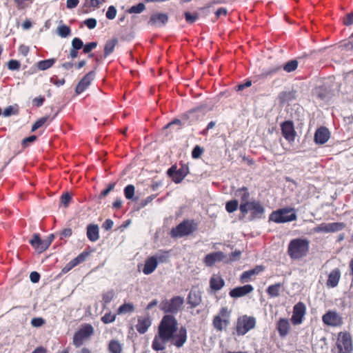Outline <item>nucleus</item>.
Instances as JSON below:
<instances>
[{
  "label": "nucleus",
  "instance_id": "nucleus-1",
  "mask_svg": "<svg viewBox=\"0 0 353 353\" xmlns=\"http://www.w3.org/2000/svg\"><path fill=\"white\" fill-rule=\"evenodd\" d=\"M177 321L172 315H165L161 319L158 327L157 334L152 341V347L155 351H162L166 347V343L172 338V334L177 330Z\"/></svg>",
  "mask_w": 353,
  "mask_h": 353
},
{
  "label": "nucleus",
  "instance_id": "nucleus-2",
  "mask_svg": "<svg viewBox=\"0 0 353 353\" xmlns=\"http://www.w3.org/2000/svg\"><path fill=\"white\" fill-rule=\"evenodd\" d=\"M310 248V241L306 239H294L290 241L288 254L292 259H300L307 254Z\"/></svg>",
  "mask_w": 353,
  "mask_h": 353
},
{
  "label": "nucleus",
  "instance_id": "nucleus-3",
  "mask_svg": "<svg viewBox=\"0 0 353 353\" xmlns=\"http://www.w3.org/2000/svg\"><path fill=\"white\" fill-rule=\"evenodd\" d=\"M198 228V224L193 219H185L173 228L170 235L173 238H182L194 232Z\"/></svg>",
  "mask_w": 353,
  "mask_h": 353
},
{
  "label": "nucleus",
  "instance_id": "nucleus-4",
  "mask_svg": "<svg viewBox=\"0 0 353 353\" xmlns=\"http://www.w3.org/2000/svg\"><path fill=\"white\" fill-rule=\"evenodd\" d=\"M353 344L352 336L347 332H340L337 335L336 346L332 353H352Z\"/></svg>",
  "mask_w": 353,
  "mask_h": 353
},
{
  "label": "nucleus",
  "instance_id": "nucleus-5",
  "mask_svg": "<svg viewBox=\"0 0 353 353\" xmlns=\"http://www.w3.org/2000/svg\"><path fill=\"white\" fill-rule=\"evenodd\" d=\"M183 303L184 298L180 296H176L169 300H163L159 307L164 313L175 314L182 309Z\"/></svg>",
  "mask_w": 353,
  "mask_h": 353
},
{
  "label": "nucleus",
  "instance_id": "nucleus-6",
  "mask_svg": "<svg viewBox=\"0 0 353 353\" xmlns=\"http://www.w3.org/2000/svg\"><path fill=\"white\" fill-rule=\"evenodd\" d=\"M239 210L244 215L249 212H251V219H261L265 212V208L260 201L256 200L250 201L248 203L240 204Z\"/></svg>",
  "mask_w": 353,
  "mask_h": 353
},
{
  "label": "nucleus",
  "instance_id": "nucleus-7",
  "mask_svg": "<svg viewBox=\"0 0 353 353\" xmlns=\"http://www.w3.org/2000/svg\"><path fill=\"white\" fill-rule=\"evenodd\" d=\"M297 216L294 208H282L272 212L269 217V220L277 223H287L295 221Z\"/></svg>",
  "mask_w": 353,
  "mask_h": 353
},
{
  "label": "nucleus",
  "instance_id": "nucleus-8",
  "mask_svg": "<svg viewBox=\"0 0 353 353\" xmlns=\"http://www.w3.org/2000/svg\"><path fill=\"white\" fill-rule=\"evenodd\" d=\"M256 325V319L253 316L246 315L238 319L236 324V334L239 336L245 334L248 331L253 329Z\"/></svg>",
  "mask_w": 353,
  "mask_h": 353
},
{
  "label": "nucleus",
  "instance_id": "nucleus-9",
  "mask_svg": "<svg viewBox=\"0 0 353 353\" xmlns=\"http://www.w3.org/2000/svg\"><path fill=\"white\" fill-rule=\"evenodd\" d=\"M54 239V234H50L47 239L42 240L39 234H34L32 238L29 241L31 245L39 252L46 250Z\"/></svg>",
  "mask_w": 353,
  "mask_h": 353
},
{
  "label": "nucleus",
  "instance_id": "nucleus-10",
  "mask_svg": "<svg viewBox=\"0 0 353 353\" xmlns=\"http://www.w3.org/2000/svg\"><path fill=\"white\" fill-rule=\"evenodd\" d=\"M94 333V328L90 324H85L74 333L73 336V344L77 347H80L83 341L89 338Z\"/></svg>",
  "mask_w": 353,
  "mask_h": 353
},
{
  "label": "nucleus",
  "instance_id": "nucleus-11",
  "mask_svg": "<svg viewBox=\"0 0 353 353\" xmlns=\"http://www.w3.org/2000/svg\"><path fill=\"white\" fill-rule=\"evenodd\" d=\"M189 173V168L187 165L183 164L180 168L176 169V165L171 166L167 171L168 175L176 183H181Z\"/></svg>",
  "mask_w": 353,
  "mask_h": 353
},
{
  "label": "nucleus",
  "instance_id": "nucleus-12",
  "mask_svg": "<svg viewBox=\"0 0 353 353\" xmlns=\"http://www.w3.org/2000/svg\"><path fill=\"white\" fill-rule=\"evenodd\" d=\"M323 323L330 327H340L343 325V318L336 310H328L322 316Z\"/></svg>",
  "mask_w": 353,
  "mask_h": 353
},
{
  "label": "nucleus",
  "instance_id": "nucleus-13",
  "mask_svg": "<svg viewBox=\"0 0 353 353\" xmlns=\"http://www.w3.org/2000/svg\"><path fill=\"white\" fill-rule=\"evenodd\" d=\"M344 228L345 224L343 223H323L314 228L313 231L316 233H329L342 230Z\"/></svg>",
  "mask_w": 353,
  "mask_h": 353
},
{
  "label": "nucleus",
  "instance_id": "nucleus-14",
  "mask_svg": "<svg viewBox=\"0 0 353 353\" xmlns=\"http://www.w3.org/2000/svg\"><path fill=\"white\" fill-rule=\"evenodd\" d=\"M306 313V306L302 302L297 303L293 307L291 321L294 325H299L303 322Z\"/></svg>",
  "mask_w": 353,
  "mask_h": 353
},
{
  "label": "nucleus",
  "instance_id": "nucleus-15",
  "mask_svg": "<svg viewBox=\"0 0 353 353\" xmlns=\"http://www.w3.org/2000/svg\"><path fill=\"white\" fill-rule=\"evenodd\" d=\"M187 330L185 327L181 326L177 329L175 333L172 334V338L170 342L178 348L181 347L187 341Z\"/></svg>",
  "mask_w": 353,
  "mask_h": 353
},
{
  "label": "nucleus",
  "instance_id": "nucleus-16",
  "mask_svg": "<svg viewBox=\"0 0 353 353\" xmlns=\"http://www.w3.org/2000/svg\"><path fill=\"white\" fill-rule=\"evenodd\" d=\"M281 128L284 138L289 142H293L296 136L293 122L291 121H285L281 123Z\"/></svg>",
  "mask_w": 353,
  "mask_h": 353
},
{
  "label": "nucleus",
  "instance_id": "nucleus-17",
  "mask_svg": "<svg viewBox=\"0 0 353 353\" xmlns=\"http://www.w3.org/2000/svg\"><path fill=\"white\" fill-rule=\"evenodd\" d=\"M94 76L95 72L94 70L90 71L88 74H86L77 84L75 88V92L77 94H79L84 90H85L89 87L91 82L94 80Z\"/></svg>",
  "mask_w": 353,
  "mask_h": 353
},
{
  "label": "nucleus",
  "instance_id": "nucleus-18",
  "mask_svg": "<svg viewBox=\"0 0 353 353\" xmlns=\"http://www.w3.org/2000/svg\"><path fill=\"white\" fill-rule=\"evenodd\" d=\"M254 290L253 287L250 285H245L243 286L236 287L230 292V296L232 298H239L243 296Z\"/></svg>",
  "mask_w": 353,
  "mask_h": 353
},
{
  "label": "nucleus",
  "instance_id": "nucleus-19",
  "mask_svg": "<svg viewBox=\"0 0 353 353\" xmlns=\"http://www.w3.org/2000/svg\"><path fill=\"white\" fill-rule=\"evenodd\" d=\"M152 321L149 316L138 317L136 329L139 334L145 333L151 326Z\"/></svg>",
  "mask_w": 353,
  "mask_h": 353
},
{
  "label": "nucleus",
  "instance_id": "nucleus-20",
  "mask_svg": "<svg viewBox=\"0 0 353 353\" xmlns=\"http://www.w3.org/2000/svg\"><path fill=\"white\" fill-rule=\"evenodd\" d=\"M330 136V131L325 127L319 128L314 134V141L318 144H324L326 143Z\"/></svg>",
  "mask_w": 353,
  "mask_h": 353
},
{
  "label": "nucleus",
  "instance_id": "nucleus-21",
  "mask_svg": "<svg viewBox=\"0 0 353 353\" xmlns=\"http://www.w3.org/2000/svg\"><path fill=\"white\" fill-rule=\"evenodd\" d=\"M168 21V17L164 13H157L152 14L148 21V23L152 26H163Z\"/></svg>",
  "mask_w": 353,
  "mask_h": 353
},
{
  "label": "nucleus",
  "instance_id": "nucleus-22",
  "mask_svg": "<svg viewBox=\"0 0 353 353\" xmlns=\"http://www.w3.org/2000/svg\"><path fill=\"white\" fill-rule=\"evenodd\" d=\"M201 302V292L196 289H192L188 296V303L192 308L196 307Z\"/></svg>",
  "mask_w": 353,
  "mask_h": 353
},
{
  "label": "nucleus",
  "instance_id": "nucleus-23",
  "mask_svg": "<svg viewBox=\"0 0 353 353\" xmlns=\"http://www.w3.org/2000/svg\"><path fill=\"white\" fill-rule=\"evenodd\" d=\"M225 258L222 252H216L208 254L205 256L204 262L207 266L213 265L216 261H221Z\"/></svg>",
  "mask_w": 353,
  "mask_h": 353
},
{
  "label": "nucleus",
  "instance_id": "nucleus-24",
  "mask_svg": "<svg viewBox=\"0 0 353 353\" xmlns=\"http://www.w3.org/2000/svg\"><path fill=\"white\" fill-rule=\"evenodd\" d=\"M276 329L279 336L282 338L285 337L290 330V324L287 319H280L276 323Z\"/></svg>",
  "mask_w": 353,
  "mask_h": 353
},
{
  "label": "nucleus",
  "instance_id": "nucleus-25",
  "mask_svg": "<svg viewBox=\"0 0 353 353\" xmlns=\"http://www.w3.org/2000/svg\"><path fill=\"white\" fill-rule=\"evenodd\" d=\"M86 235L88 239L95 242L99 239V228L97 224H89L87 226Z\"/></svg>",
  "mask_w": 353,
  "mask_h": 353
},
{
  "label": "nucleus",
  "instance_id": "nucleus-26",
  "mask_svg": "<svg viewBox=\"0 0 353 353\" xmlns=\"http://www.w3.org/2000/svg\"><path fill=\"white\" fill-rule=\"evenodd\" d=\"M341 277V272L339 269L336 268L333 270L329 274L328 279L327 280L326 285L327 287L330 288H334L336 287L339 281L340 280Z\"/></svg>",
  "mask_w": 353,
  "mask_h": 353
},
{
  "label": "nucleus",
  "instance_id": "nucleus-27",
  "mask_svg": "<svg viewBox=\"0 0 353 353\" xmlns=\"http://www.w3.org/2000/svg\"><path fill=\"white\" fill-rule=\"evenodd\" d=\"M157 258L154 256L149 257L145 262L144 267L143 269V272L148 275L152 273L157 267Z\"/></svg>",
  "mask_w": 353,
  "mask_h": 353
},
{
  "label": "nucleus",
  "instance_id": "nucleus-28",
  "mask_svg": "<svg viewBox=\"0 0 353 353\" xmlns=\"http://www.w3.org/2000/svg\"><path fill=\"white\" fill-rule=\"evenodd\" d=\"M234 196L241 200V204L250 202V194L247 188L243 187L237 189L234 192Z\"/></svg>",
  "mask_w": 353,
  "mask_h": 353
},
{
  "label": "nucleus",
  "instance_id": "nucleus-29",
  "mask_svg": "<svg viewBox=\"0 0 353 353\" xmlns=\"http://www.w3.org/2000/svg\"><path fill=\"white\" fill-rule=\"evenodd\" d=\"M224 284V280L220 276L216 274H214L210 280V288L215 291L221 290Z\"/></svg>",
  "mask_w": 353,
  "mask_h": 353
},
{
  "label": "nucleus",
  "instance_id": "nucleus-30",
  "mask_svg": "<svg viewBox=\"0 0 353 353\" xmlns=\"http://www.w3.org/2000/svg\"><path fill=\"white\" fill-rule=\"evenodd\" d=\"M108 350L109 353H121L123 346L118 340L112 339L108 343Z\"/></svg>",
  "mask_w": 353,
  "mask_h": 353
},
{
  "label": "nucleus",
  "instance_id": "nucleus-31",
  "mask_svg": "<svg viewBox=\"0 0 353 353\" xmlns=\"http://www.w3.org/2000/svg\"><path fill=\"white\" fill-rule=\"evenodd\" d=\"M229 320L227 319H222L220 316H215L213 319V325L219 331L223 330V329L228 326Z\"/></svg>",
  "mask_w": 353,
  "mask_h": 353
},
{
  "label": "nucleus",
  "instance_id": "nucleus-32",
  "mask_svg": "<svg viewBox=\"0 0 353 353\" xmlns=\"http://www.w3.org/2000/svg\"><path fill=\"white\" fill-rule=\"evenodd\" d=\"M282 284L280 283L270 285L267 289V293L271 297H277L280 295Z\"/></svg>",
  "mask_w": 353,
  "mask_h": 353
},
{
  "label": "nucleus",
  "instance_id": "nucleus-33",
  "mask_svg": "<svg viewBox=\"0 0 353 353\" xmlns=\"http://www.w3.org/2000/svg\"><path fill=\"white\" fill-rule=\"evenodd\" d=\"M118 43V39L117 38H114L112 39L108 40L105 46H104V57H106L113 52L115 46Z\"/></svg>",
  "mask_w": 353,
  "mask_h": 353
},
{
  "label": "nucleus",
  "instance_id": "nucleus-34",
  "mask_svg": "<svg viewBox=\"0 0 353 353\" xmlns=\"http://www.w3.org/2000/svg\"><path fill=\"white\" fill-rule=\"evenodd\" d=\"M55 62L56 59L54 58L40 61L37 63V68L40 70H46L51 68Z\"/></svg>",
  "mask_w": 353,
  "mask_h": 353
},
{
  "label": "nucleus",
  "instance_id": "nucleus-35",
  "mask_svg": "<svg viewBox=\"0 0 353 353\" xmlns=\"http://www.w3.org/2000/svg\"><path fill=\"white\" fill-rule=\"evenodd\" d=\"M281 103H285L293 100L295 98V93L293 91L282 92L279 95Z\"/></svg>",
  "mask_w": 353,
  "mask_h": 353
},
{
  "label": "nucleus",
  "instance_id": "nucleus-36",
  "mask_svg": "<svg viewBox=\"0 0 353 353\" xmlns=\"http://www.w3.org/2000/svg\"><path fill=\"white\" fill-rule=\"evenodd\" d=\"M57 33L62 38H65L71 33V30L66 25H59L57 28Z\"/></svg>",
  "mask_w": 353,
  "mask_h": 353
},
{
  "label": "nucleus",
  "instance_id": "nucleus-37",
  "mask_svg": "<svg viewBox=\"0 0 353 353\" xmlns=\"http://www.w3.org/2000/svg\"><path fill=\"white\" fill-rule=\"evenodd\" d=\"M134 192L135 188L132 184L128 185L123 190L125 197L128 200H137V198H134Z\"/></svg>",
  "mask_w": 353,
  "mask_h": 353
},
{
  "label": "nucleus",
  "instance_id": "nucleus-38",
  "mask_svg": "<svg viewBox=\"0 0 353 353\" xmlns=\"http://www.w3.org/2000/svg\"><path fill=\"white\" fill-rule=\"evenodd\" d=\"M134 306L131 303H124L121 305L118 309V314H127L134 312Z\"/></svg>",
  "mask_w": 353,
  "mask_h": 353
},
{
  "label": "nucleus",
  "instance_id": "nucleus-39",
  "mask_svg": "<svg viewBox=\"0 0 353 353\" xmlns=\"http://www.w3.org/2000/svg\"><path fill=\"white\" fill-rule=\"evenodd\" d=\"M298 64V61L296 59H293L285 63L283 68L286 72H292L297 68Z\"/></svg>",
  "mask_w": 353,
  "mask_h": 353
},
{
  "label": "nucleus",
  "instance_id": "nucleus-40",
  "mask_svg": "<svg viewBox=\"0 0 353 353\" xmlns=\"http://www.w3.org/2000/svg\"><path fill=\"white\" fill-rule=\"evenodd\" d=\"M115 296L114 291L110 290L103 294L102 301L104 306L108 305L114 299Z\"/></svg>",
  "mask_w": 353,
  "mask_h": 353
},
{
  "label": "nucleus",
  "instance_id": "nucleus-41",
  "mask_svg": "<svg viewBox=\"0 0 353 353\" xmlns=\"http://www.w3.org/2000/svg\"><path fill=\"white\" fill-rule=\"evenodd\" d=\"M239 206V202L237 200L234 199L229 201L225 204V209L228 212L232 213L237 210Z\"/></svg>",
  "mask_w": 353,
  "mask_h": 353
},
{
  "label": "nucleus",
  "instance_id": "nucleus-42",
  "mask_svg": "<svg viewBox=\"0 0 353 353\" xmlns=\"http://www.w3.org/2000/svg\"><path fill=\"white\" fill-rule=\"evenodd\" d=\"M316 94L319 99L325 100L327 98L328 92L324 85L320 86L316 89Z\"/></svg>",
  "mask_w": 353,
  "mask_h": 353
},
{
  "label": "nucleus",
  "instance_id": "nucleus-43",
  "mask_svg": "<svg viewBox=\"0 0 353 353\" xmlns=\"http://www.w3.org/2000/svg\"><path fill=\"white\" fill-rule=\"evenodd\" d=\"M281 66H274L268 69H265L262 72V75L264 77L271 76L278 72L281 69Z\"/></svg>",
  "mask_w": 353,
  "mask_h": 353
},
{
  "label": "nucleus",
  "instance_id": "nucleus-44",
  "mask_svg": "<svg viewBox=\"0 0 353 353\" xmlns=\"http://www.w3.org/2000/svg\"><path fill=\"white\" fill-rule=\"evenodd\" d=\"M145 8V4L143 3H139L135 6H132L128 12L130 14L136 13L139 14L142 12Z\"/></svg>",
  "mask_w": 353,
  "mask_h": 353
},
{
  "label": "nucleus",
  "instance_id": "nucleus-45",
  "mask_svg": "<svg viewBox=\"0 0 353 353\" xmlns=\"http://www.w3.org/2000/svg\"><path fill=\"white\" fill-rule=\"evenodd\" d=\"M88 256L89 252H83L81 254H79L76 258H74L72 261L74 265H77L78 264L85 261Z\"/></svg>",
  "mask_w": 353,
  "mask_h": 353
},
{
  "label": "nucleus",
  "instance_id": "nucleus-46",
  "mask_svg": "<svg viewBox=\"0 0 353 353\" xmlns=\"http://www.w3.org/2000/svg\"><path fill=\"white\" fill-rule=\"evenodd\" d=\"M254 275V272L251 270L243 272L241 275L240 280L242 283L248 282L250 279Z\"/></svg>",
  "mask_w": 353,
  "mask_h": 353
},
{
  "label": "nucleus",
  "instance_id": "nucleus-47",
  "mask_svg": "<svg viewBox=\"0 0 353 353\" xmlns=\"http://www.w3.org/2000/svg\"><path fill=\"white\" fill-rule=\"evenodd\" d=\"M116 183H110L107 188V189L103 190L100 194L99 195V199H102L105 198L115 187Z\"/></svg>",
  "mask_w": 353,
  "mask_h": 353
},
{
  "label": "nucleus",
  "instance_id": "nucleus-48",
  "mask_svg": "<svg viewBox=\"0 0 353 353\" xmlns=\"http://www.w3.org/2000/svg\"><path fill=\"white\" fill-rule=\"evenodd\" d=\"M211 110V108H208L205 104H201L192 110H190L188 112L189 114H192L194 112H202L203 113L210 111Z\"/></svg>",
  "mask_w": 353,
  "mask_h": 353
},
{
  "label": "nucleus",
  "instance_id": "nucleus-49",
  "mask_svg": "<svg viewBox=\"0 0 353 353\" xmlns=\"http://www.w3.org/2000/svg\"><path fill=\"white\" fill-rule=\"evenodd\" d=\"M116 319V315L114 314H112L111 312L106 313L101 318V321L103 323L107 324L110 323H112Z\"/></svg>",
  "mask_w": 353,
  "mask_h": 353
},
{
  "label": "nucleus",
  "instance_id": "nucleus-50",
  "mask_svg": "<svg viewBox=\"0 0 353 353\" xmlns=\"http://www.w3.org/2000/svg\"><path fill=\"white\" fill-rule=\"evenodd\" d=\"M154 256L157 258V262L159 261L163 263L168 260L169 257V253L168 252H160Z\"/></svg>",
  "mask_w": 353,
  "mask_h": 353
},
{
  "label": "nucleus",
  "instance_id": "nucleus-51",
  "mask_svg": "<svg viewBox=\"0 0 353 353\" xmlns=\"http://www.w3.org/2000/svg\"><path fill=\"white\" fill-rule=\"evenodd\" d=\"M45 320L41 317L33 318L31 320V325L34 327H40L45 324Z\"/></svg>",
  "mask_w": 353,
  "mask_h": 353
},
{
  "label": "nucleus",
  "instance_id": "nucleus-52",
  "mask_svg": "<svg viewBox=\"0 0 353 353\" xmlns=\"http://www.w3.org/2000/svg\"><path fill=\"white\" fill-rule=\"evenodd\" d=\"M83 47V41L78 37H75L72 41V48L74 50H80Z\"/></svg>",
  "mask_w": 353,
  "mask_h": 353
},
{
  "label": "nucleus",
  "instance_id": "nucleus-53",
  "mask_svg": "<svg viewBox=\"0 0 353 353\" xmlns=\"http://www.w3.org/2000/svg\"><path fill=\"white\" fill-rule=\"evenodd\" d=\"M116 14H117V9L114 6H110L107 12H106V14H105V16L108 19H114L116 17Z\"/></svg>",
  "mask_w": 353,
  "mask_h": 353
},
{
  "label": "nucleus",
  "instance_id": "nucleus-54",
  "mask_svg": "<svg viewBox=\"0 0 353 353\" xmlns=\"http://www.w3.org/2000/svg\"><path fill=\"white\" fill-rule=\"evenodd\" d=\"M20 63L14 59H11L8 63V68L10 70H17L20 68Z\"/></svg>",
  "mask_w": 353,
  "mask_h": 353
},
{
  "label": "nucleus",
  "instance_id": "nucleus-55",
  "mask_svg": "<svg viewBox=\"0 0 353 353\" xmlns=\"http://www.w3.org/2000/svg\"><path fill=\"white\" fill-rule=\"evenodd\" d=\"M83 23L89 28L94 29L97 26V20L94 18H89L83 21Z\"/></svg>",
  "mask_w": 353,
  "mask_h": 353
},
{
  "label": "nucleus",
  "instance_id": "nucleus-56",
  "mask_svg": "<svg viewBox=\"0 0 353 353\" xmlns=\"http://www.w3.org/2000/svg\"><path fill=\"white\" fill-rule=\"evenodd\" d=\"M71 199H72L71 195L68 192H65L61 197V203L64 206L66 207V206H68V203L70 202Z\"/></svg>",
  "mask_w": 353,
  "mask_h": 353
},
{
  "label": "nucleus",
  "instance_id": "nucleus-57",
  "mask_svg": "<svg viewBox=\"0 0 353 353\" xmlns=\"http://www.w3.org/2000/svg\"><path fill=\"white\" fill-rule=\"evenodd\" d=\"M203 152V150L200 146L196 145L192 151V158L197 159V158L200 157V156L201 155Z\"/></svg>",
  "mask_w": 353,
  "mask_h": 353
},
{
  "label": "nucleus",
  "instance_id": "nucleus-58",
  "mask_svg": "<svg viewBox=\"0 0 353 353\" xmlns=\"http://www.w3.org/2000/svg\"><path fill=\"white\" fill-rule=\"evenodd\" d=\"M198 17H199L198 14H192L189 12H185V20L188 23H194L198 19Z\"/></svg>",
  "mask_w": 353,
  "mask_h": 353
},
{
  "label": "nucleus",
  "instance_id": "nucleus-59",
  "mask_svg": "<svg viewBox=\"0 0 353 353\" xmlns=\"http://www.w3.org/2000/svg\"><path fill=\"white\" fill-rule=\"evenodd\" d=\"M97 46V42H90L83 46V52L85 54L89 53L91 50Z\"/></svg>",
  "mask_w": 353,
  "mask_h": 353
},
{
  "label": "nucleus",
  "instance_id": "nucleus-60",
  "mask_svg": "<svg viewBox=\"0 0 353 353\" xmlns=\"http://www.w3.org/2000/svg\"><path fill=\"white\" fill-rule=\"evenodd\" d=\"M37 139V136L32 135L22 140L21 144L24 148L28 147L29 143H33Z\"/></svg>",
  "mask_w": 353,
  "mask_h": 353
},
{
  "label": "nucleus",
  "instance_id": "nucleus-61",
  "mask_svg": "<svg viewBox=\"0 0 353 353\" xmlns=\"http://www.w3.org/2000/svg\"><path fill=\"white\" fill-rule=\"evenodd\" d=\"M343 24L346 26H350L353 24V12L348 13L346 18L343 20Z\"/></svg>",
  "mask_w": 353,
  "mask_h": 353
},
{
  "label": "nucleus",
  "instance_id": "nucleus-62",
  "mask_svg": "<svg viewBox=\"0 0 353 353\" xmlns=\"http://www.w3.org/2000/svg\"><path fill=\"white\" fill-rule=\"evenodd\" d=\"M114 225V222L112 220L108 219L105 221V222L102 225V228L105 230H110Z\"/></svg>",
  "mask_w": 353,
  "mask_h": 353
},
{
  "label": "nucleus",
  "instance_id": "nucleus-63",
  "mask_svg": "<svg viewBox=\"0 0 353 353\" xmlns=\"http://www.w3.org/2000/svg\"><path fill=\"white\" fill-rule=\"evenodd\" d=\"M40 279V274L37 272H32L30 274V281L34 283H38Z\"/></svg>",
  "mask_w": 353,
  "mask_h": 353
},
{
  "label": "nucleus",
  "instance_id": "nucleus-64",
  "mask_svg": "<svg viewBox=\"0 0 353 353\" xmlns=\"http://www.w3.org/2000/svg\"><path fill=\"white\" fill-rule=\"evenodd\" d=\"M72 235V230L70 228H65L59 233L60 239H63L65 237H69Z\"/></svg>",
  "mask_w": 353,
  "mask_h": 353
}]
</instances>
